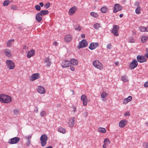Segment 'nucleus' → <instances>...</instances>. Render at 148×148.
I'll list each match as a JSON object with an SVG mask.
<instances>
[{
    "label": "nucleus",
    "mask_w": 148,
    "mask_h": 148,
    "mask_svg": "<svg viewBox=\"0 0 148 148\" xmlns=\"http://www.w3.org/2000/svg\"><path fill=\"white\" fill-rule=\"evenodd\" d=\"M112 45L111 44L109 43L108 44L107 46V47L108 49L110 50L112 48Z\"/></svg>",
    "instance_id": "obj_46"
},
{
    "label": "nucleus",
    "mask_w": 148,
    "mask_h": 148,
    "mask_svg": "<svg viewBox=\"0 0 148 148\" xmlns=\"http://www.w3.org/2000/svg\"><path fill=\"white\" fill-rule=\"evenodd\" d=\"M50 5V3H48L45 5L44 7L46 9H47L49 7Z\"/></svg>",
    "instance_id": "obj_44"
},
{
    "label": "nucleus",
    "mask_w": 148,
    "mask_h": 148,
    "mask_svg": "<svg viewBox=\"0 0 148 148\" xmlns=\"http://www.w3.org/2000/svg\"><path fill=\"white\" fill-rule=\"evenodd\" d=\"M85 35L84 34H82L81 35V37L83 38H85Z\"/></svg>",
    "instance_id": "obj_56"
},
{
    "label": "nucleus",
    "mask_w": 148,
    "mask_h": 148,
    "mask_svg": "<svg viewBox=\"0 0 148 148\" xmlns=\"http://www.w3.org/2000/svg\"><path fill=\"white\" fill-rule=\"evenodd\" d=\"M70 66V68L71 71H74L75 70V68L73 66H71V65H70V66Z\"/></svg>",
    "instance_id": "obj_49"
},
{
    "label": "nucleus",
    "mask_w": 148,
    "mask_h": 148,
    "mask_svg": "<svg viewBox=\"0 0 148 148\" xmlns=\"http://www.w3.org/2000/svg\"><path fill=\"white\" fill-rule=\"evenodd\" d=\"M37 90L39 93L41 94H44L45 92V89L42 86H38Z\"/></svg>",
    "instance_id": "obj_13"
},
{
    "label": "nucleus",
    "mask_w": 148,
    "mask_h": 148,
    "mask_svg": "<svg viewBox=\"0 0 148 148\" xmlns=\"http://www.w3.org/2000/svg\"><path fill=\"white\" fill-rule=\"evenodd\" d=\"M36 19L38 22H40L42 20V16L39 12L37 14L36 16Z\"/></svg>",
    "instance_id": "obj_15"
},
{
    "label": "nucleus",
    "mask_w": 148,
    "mask_h": 148,
    "mask_svg": "<svg viewBox=\"0 0 148 148\" xmlns=\"http://www.w3.org/2000/svg\"><path fill=\"white\" fill-rule=\"evenodd\" d=\"M145 147L146 148H148V143H147L146 144Z\"/></svg>",
    "instance_id": "obj_60"
},
{
    "label": "nucleus",
    "mask_w": 148,
    "mask_h": 148,
    "mask_svg": "<svg viewBox=\"0 0 148 148\" xmlns=\"http://www.w3.org/2000/svg\"><path fill=\"white\" fill-rule=\"evenodd\" d=\"M98 131L102 133H104L106 132V130L105 128L99 127L98 129Z\"/></svg>",
    "instance_id": "obj_29"
},
{
    "label": "nucleus",
    "mask_w": 148,
    "mask_h": 148,
    "mask_svg": "<svg viewBox=\"0 0 148 148\" xmlns=\"http://www.w3.org/2000/svg\"><path fill=\"white\" fill-rule=\"evenodd\" d=\"M35 54V51L34 50L32 49L29 51L27 54V57L28 58H30Z\"/></svg>",
    "instance_id": "obj_19"
},
{
    "label": "nucleus",
    "mask_w": 148,
    "mask_h": 148,
    "mask_svg": "<svg viewBox=\"0 0 148 148\" xmlns=\"http://www.w3.org/2000/svg\"><path fill=\"white\" fill-rule=\"evenodd\" d=\"M58 130L60 132L62 133L63 134H64L66 132V130L65 129L62 127H60L58 129Z\"/></svg>",
    "instance_id": "obj_32"
},
{
    "label": "nucleus",
    "mask_w": 148,
    "mask_h": 148,
    "mask_svg": "<svg viewBox=\"0 0 148 148\" xmlns=\"http://www.w3.org/2000/svg\"><path fill=\"white\" fill-rule=\"evenodd\" d=\"M14 41V39L9 40L7 42V46L9 47H10L12 42Z\"/></svg>",
    "instance_id": "obj_30"
},
{
    "label": "nucleus",
    "mask_w": 148,
    "mask_h": 148,
    "mask_svg": "<svg viewBox=\"0 0 148 148\" xmlns=\"http://www.w3.org/2000/svg\"><path fill=\"white\" fill-rule=\"evenodd\" d=\"M93 66L96 68L100 69H102V65L97 60L94 61L93 62Z\"/></svg>",
    "instance_id": "obj_7"
},
{
    "label": "nucleus",
    "mask_w": 148,
    "mask_h": 148,
    "mask_svg": "<svg viewBox=\"0 0 148 148\" xmlns=\"http://www.w3.org/2000/svg\"><path fill=\"white\" fill-rule=\"evenodd\" d=\"M147 38L148 36H144L142 37L141 39L142 42L143 43H146V41L148 40Z\"/></svg>",
    "instance_id": "obj_24"
},
{
    "label": "nucleus",
    "mask_w": 148,
    "mask_h": 148,
    "mask_svg": "<svg viewBox=\"0 0 148 148\" xmlns=\"http://www.w3.org/2000/svg\"><path fill=\"white\" fill-rule=\"evenodd\" d=\"M75 30H77L79 31H80L81 29V27L80 26L79 24H76L74 27Z\"/></svg>",
    "instance_id": "obj_28"
},
{
    "label": "nucleus",
    "mask_w": 148,
    "mask_h": 148,
    "mask_svg": "<svg viewBox=\"0 0 148 148\" xmlns=\"http://www.w3.org/2000/svg\"><path fill=\"white\" fill-rule=\"evenodd\" d=\"M101 27L100 24L99 23H96L94 25V27L96 29H98L99 27Z\"/></svg>",
    "instance_id": "obj_31"
},
{
    "label": "nucleus",
    "mask_w": 148,
    "mask_h": 148,
    "mask_svg": "<svg viewBox=\"0 0 148 148\" xmlns=\"http://www.w3.org/2000/svg\"><path fill=\"white\" fill-rule=\"evenodd\" d=\"M122 8V7L119 4H116L114 8L113 12L116 13L119 11L121 10Z\"/></svg>",
    "instance_id": "obj_10"
},
{
    "label": "nucleus",
    "mask_w": 148,
    "mask_h": 148,
    "mask_svg": "<svg viewBox=\"0 0 148 148\" xmlns=\"http://www.w3.org/2000/svg\"><path fill=\"white\" fill-rule=\"evenodd\" d=\"M27 142L26 143V145L27 146H29L30 144L31 141L30 140H29L27 139Z\"/></svg>",
    "instance_id": "obj_47"
},
{
    "label": "nucleus",
    "mask_w": 148,
    "mask_h": 148,
    "mask_svg": "<svg viewBox=\"0 0 148 148\" xmlns=\"http://www.w3.org/2000/svg\"><path fill=\"white\" fill-rule=\"evenodd\" d=\"M104 143L107 144L108 143H110V142L108 138H106L103 141Z\"/></svg>",
    "instance_id": "obj_39"
},
{
    "label": "nucleus",
    "mask_w": 148,
    "mask_h": 148,
    "mask_svg": "<svg viewBox=\"0 0 148 148\" xmlns=\"http://www.w3.org/2000/svg\"><path fill=\"white\" fill-rule=\"evenodd\" d=\"M39 4L40 5V6H41L42 7H43L44 6V4H43V3L42 2H40L39 3Z\"/></svg>",
    "instance_id": "obj_53"
},
{
    "label": "nucleus",
    "mask_w": 148,
    "mask_h": 148,
    "mask_svg": "<svg viewBox=\"0 0 148 148\" xmlns=\"http://www.w3.org/2000/svg\"><path fill=\"white\" fill-rule=\"evenodd\" d=\"M64 40L66 42H69L71 40V36L70 35H67L66 36Z\"/></svg>",
    "instance_id": "obj_22"
},
{
    "label": "nucleus",
    "mask_w": 148,
    "mask_h": 148,
    "mask_svg": "<svg viewBox=\"0 0 148 148\" xmlns=\"http://www.w3.org/2000/svg\"><path fill=\"white\" fill-rule=\"evenodd\" d=\"M132 97L131 96H129L128 97L125 99L123 101V103L126 104L132 100Z\"/></svg>",
    "instance_id": "obj_20"
},
{
    "label": "nucleus",
    "mask_w": 148,
    "mask_h": 148,
    "mask_svg": "<svg viewBox=\"0 0 148 148\" xmlns=\"http://www.w3.org/2000/svg\"><path fill=\"white\" fill-rule=\"evenodd\" d=\"M77 10V8L76 6H73L69 10V13L70 15H72Z\"/></svg>",
    "instance_id": "obj_16"
},
{
    "label": "nucleus",
    "mask_w": 148,
    "mask_h": 148,
    "mask_svg": "<svg viewBox=\"0 0 148 148\" xmlns=\"http://www.w3.org/2000/svg\"><path fill=\"white\" fill-rule=\"evenodd\" d=\"M13 112L15 115H17L18 113L19 110L18 109H15L14 110Z\"/></svg>",
    "instance_id": "obj_43"
},
{
    "label": "nucleus",
    "mask_w": 148,
    "mask_h": 148,
    "mask_svg": "<svg viewBox=\"0 0 148 148\" xmlns=\"http://www.w3.org/2000/svg\"><path fill=\"white\" fill-rule=\"evenodd\" d=\"M106 144H104L103 145V148H106Z\"/></svg>",
    "instance_id": "obj_57"
},
{
    "label": "nucleus",
    "mask_w": 148,
    "mask_h": 148,
    "mask_svg": "<svg viewBox=\"0 0 148 148\" xmlns=\"http://www.w3.org/2000/svg\"><path fill=\"white\" fill-rule=\"evenodd\" d=\"M145 32H148V27H145Z\"/></svg>",
    "instance_id": "obj_58"
},
{
    "label": "nucleus",
    "mask_w": 148,
    "mask_h": 148,
    "mask_svg": "<svg viewBox=\"0 0 148 148\" xmlns=\"http://www.w3.org/2000/svg\"><path fill=\"white\" fill-rule=\"evenodd\" d=\"M48 137L47 135L43 134L41 135L40 137V140H47Z\"/></svg>",
    "instance_id": "obj_23"
},
{
    "label": "nucleus",
    "mask_w": 148,
    "mask_h": 148,
    "mask_svg": "<svg viewBox=\"0 0 148 148\" xmlns=\"http://www.w3.org/2000/svg\"><path fill=\"white\" fill-rule=\"evenodd\" d=\"M35 110H36V112H38V108L37 107L35 108Z\"/></svg>",
    "instance_id": "obj_64"
},
{
    "label": "nucleus",
    "mask_w": 148,
    "mask_h": 148,
    "mask_svg": "<svg viewBox=\"0 0 148 148\" xmlns=\"http://www.w3.org/2000/svg\"><path fill=\"white\" fill-rule=\"evenodd\" d=\"M61 65L63 68H66L70 66V62L67 60L63 61Z\"/></svg>",
    "instance_id": "obj_12"
},
{
    "label": "nucleus",
    "mask_w": 148,
    "mask_h": 148,
    "mask_svg": "<svg viewBox=\"0 0 148 148\" xmlns=\"http://www.w3.org/2000/svg\"><path fill=\"white\" fill-rule=\"evenodd\" d=\"M12 100L11 97L8 95L3 94L0 95V101L4 103H8Z\"/></svg>",
    "instance_id": "obj_1"
},
{
    "label": "nucleus",
    "mask_w": 148,
    "mask_h": 148,
    "mask_svg": "<svg viewBox=\"0 0 148 148\" xmlns=\"http://www.w3.org/2000/svg\"><path fill=\"white\" fill-rule=\"evenodd\" d=\"M45 62L47 63V66H50L51 64V62L50 61L49 59V58H46L45 60Z\"/></svg>",
    "instance_id": "obj_26"
},
{
    "label": "nucleus",
    "mask_w": 148,
    "mask_h": 148,
    "mask_svg": "<svg viewBox=\"0 0 148 148\" xmlns=\"http://www.w3.org/2000/svg\"><path fill=\"white\" fill-rule=\"evenodd\" d=\"M40 140L41 141V146L42 147L45 146L46 145L47 140Z\"/></svg>",
    "instance_id": "obj_37"
},
{
    "label": "nucleus",
    "mask_w": 148,
    "mask_h": 148,
    "mask_svg": "<svg viewBox=\"0 0 148 148\" xmlns=\"http://www.w3.org/2000/svg\"><path fill=\"white\" fill-rule=\"evenodd\" d=\"M99 46V43L98 42H92L89 45V49L91 50H93Z\"/></svg>",
    "instance_id": "obj_11"
},
{
    "label": "nucleus",
    "mask_w": 148,
    "mask_h": 148,
    "mask_svg": "<svg viewBox=\"0 0 148 148\" xmlns=\"http://www.w3.org/2000/svg\"><path fill=\"white\" fill-rule=\"evenodd\" d=\"M135 5H136L137 7H138V6H140L139 5V3L138 2H136L135 3Z\"/></svg>",
    "instance_id": "obj_52"
},
{
    "label": "nucleus",
    "mask_w": 148,
    "mask_h": 148,
    "mask_svg": "<svg viewBox=\"0 0 148 148\" xmlns=\"http://www.w3.org/2000/svg\"><path fill=\"white\" fill-rule=\"evenodd\" d=\"M5 55L8 57L11 56L10 54V51L9 49H6L5 50Z\"/></svg>",
    "instance_id": "obj_25"
},
{
    "label": "nucleus",
    "mask_w": 148,
    "mask_h": 148,
    "mask_svg": "<svg viewBox=\"0 0 148 148\" xmlns=\"http://www.w3.org/2000/svg\"><path fill=\"white\" fill-rule=\"evenodd\" d=\"M81 100L83 101L84 106H86L87 104V97L84 95H83L81 97Z\"/></svg>",
    "instance_id": "obj_9"
},
{
    "label": "nucleus",
    "mask_w": 148,
    "mask_h": 148,
    "mask_svg": "<svg viewBox=\"0 0 148 148\" xmlns=\"http://www.w3.org/2000/svg\"><path fill=\"white\" fill-rule=\"evenodd\" d=\"M10 3V1L9 0H5L4 1L3 3V5L4 6L8 5Z\"/></svg>",
    "instance_id": "obj_36"
},
{
    "label": "nucleus",
    "mask_w": 148,
    "mask_h": 148,
    "mask_svg": "<svg viewBox=\"0 0 148 148\" xmlns=\"http://www.w3.org/2000/svg\"><path fill=\"white\" fill-rule=\"evenodd\" d=\"M46 114V112L45 111H42L40 113V115L41 116H44Z\"/></svg>",
    "instance_id": "obj_42"
},
{
    "label": "nucleus",
    "mask_w": 148,
    "mask_h": 148,
    "mask_svg": "<svg viewBox=\"0 0 148 148\" xmlns=\"http://www.w3.org/2000/svg\"><path fill=\"white\" fill-rule=\"evenodd\" d=\"M119 26L117 25H114L113 26V29L112 30L111 33L114 34V36H118L119 35V34L118 32L119 29Z\"/></svg>",
    "instance_id": "obj_2"
},
{
    "label": "nucleus",
    "mask_w": 148,
    "mask_h": 148,
    "mask_svg": "<svg viewBox=\"0 0 148 148\" xmlns=\"http://www.w3.org/2000/svg\"><path fill=\"white\" fill-rule=\"evenodd\" d=\"M140 29L141 32H145V27L141 26L140 27Z\"/></svg>",
    "instance_id": "obj_45"
},
{
    "label": "nucleus",
    "mask_w": 148,
    "mask_h": 148,
    "mask_svg": "<svg viewBox=\"0 0 148 148\" xmlns=\"http://www.w3.org/2000/svg\"><path fill=\"white\" fill-rule=\"evenodd\" d=\"M130 115V113L129 112H127L125 113V115L126 116H129Z\"/></svg>",
    "instance_id": "obj_51"
},
{
    "label": "nucleus",
    "mask_w": 148,
    "mask_h": 148,
    "mask_svg": "<svg viewBox=\"0 0 148 148\" xmlns=\"http://www.w3.org/2000/svg\"><path fill=\"white\" fill-rule=\"evenodd\" d=\"M126 123L127 121L125 120H123L119 122V125L120 127H123L125 126Z\"/></svg>",
    "instance_id": "obj_18"
},
{
    "label": "nucleus",
    "mask_w": 148,
    "mask_h": 148,
    "mask_svg": "<svg viewBox=\"0 0 148 148\" xmlns=\"http://www.w3.org/2000/svg\"><path fill=\"white\" fill-rule=\"evenodd\" d=\"M20 140V138L18 137H15L10 139L8 143L10 144H14L17 143Z\"/></svg>",
    "instance_id": "obj_5"
},
{
    "label": "nucleus",
    "mask_w": 148,
    "mask_h": 148,
    "mask_svg": "<svg viewBox=\"0 0 148 148\" xmlns=\"http://www.w3.org/2000/svg\"><path fill=\"white\" fill-rule=\"evenodd\" d=\"M115 65L116 66L118 65V64H119V62H115Z\"/></svg>",
    "instance_id": "obj_62"
},
{
    "label": "nucleus",
    "mask_w": 148,
    "mask_h": 148,
    "mask_svg": "<svg viewBox=\"0 0 148 148\" xmlns=\"http://www.w3.org/2000/svg\"><path fill=\"white\" fill-rule=\"evenodd\" d=\"M39 76V73H34L30 77V80L32 81H34V80L37 79L38 78V77Z\"/></svg>",
    "instance_id": "obj_14"
},
{
    "label": "nucleus",
    "mask_w": 148,
    "mask_h": 148,
    "mask_svg": "<svg viewBox=\"0 0 148 148\" xmlns=\"http://www.w3.org/2000/svg\"><path fill=\"white\" fill-rule=\"evenodd\" d=\"M144 86L145 88L148 87V82H145L144 84Z\"/></svg>",
    "instance_id": "obj_50"
},
{
    "label": "nucleus",
    "mask_w": 148,
    "mask_h": 148,
    "mask_svg": "<svg viewBox=\"0 0 148 148\" xmlns=\"http://www.w3.org/2000/svg\"><path fill=\"white\" fill-rule=\"evenodd\" d=\"M145 56L146 58H148V53H147V54H145Z\"/></svg>",
    "instance_id": "obj_59"
},
{
    "label": "nucleus",
    "mask_w": 148,
    "mask_h": 148,
    "mask_svg": "<svg viewBox=\"0 0 148 148\" xmlns=\"http://www.w3.org/2000/svg\"><path fill=\"white\" fill-rule=\"evenodd\" d=\"M138 65V62L136 60L134 59L130 64L129 67L131 69H133Z\"/></svg>",
    "instance_id": "obj_8"
},
{
    "label": "nucleus",
    "mask_w": 148,
    "mask_h": 148,
    "mask_svg": "<svg viewBox=\"0 0 148 148\" xmlns=\"http://www.w3.org/2000/svg\"><path fill=\"white\" fill-rule=\"evenodd\" d=\"M137 59L138 62L140 63H143L146 62L147 60L143 56L138 55L137 57Z\"/></svg>",
    "instance_id": "obj_6"
},
{
    "label": "nucleus",
    "mask_w": 148,
    "mask_h": 148,
    "mask_svg": "<svg viewBox=\"0 0 148 148\" xmlns=\"http://www.w3.org/2000/svg\"><path fill=\"white\" fill-rule=\"evenodd\" d=\"M70 65L72 64L73 65H76L78 64L77 60L74 58L71 59L70 60Z\"/></svg>",
    "instance_id": "obj_17"
},
{
    "label": "nucleus",
    "mask_w": 148,
    "mask_h": 148,
    "mask_svg": "<svg viewBox=\"0 0 148 148\" xmlns=\"http://www.w3.org/2000/svg\"><path fill=\"white\" fill-rule=\"evenodd\" d=\"M107 96V94L106 92H103L101 95V97L103 98H105Z\"/></svg>",
    "instance_id": "obj_38"
},
{
    "label": "nucleus",
    "mask_w": 148,
    "mask_h": 148,
    "mask_svg": "<svg viewBox=\"0 0 148 148\" xmlns=\"http://www.w3.org/2000/svg\"><path fill=\"white\" fill-rule=\"evenodd\" d=\"M46 148H53L51 146H49L46 147Z\"/></svg>",
    "instance_id": "obj_63"
},
{
    "label": "nucleus",
    "mask_w": 148,
    "mask_h": 148,
    "mask_svg": "<svg viewBox=\"0 0 148 148\" xmlns=\"http://www.w3.org/2000/svg\"><path fill=\"white\" fill-rule=\"evenodd\" d=\"M31 138H32V136L31 135H29L27 139L30 140V139H31Z\"/></svg>",
    "instance_id": "obj_54"
},
{
    "label": "nucleus",
    "mask_w": 148,
    "mask_h": 148,
    "mask_svg": "<svg viewBox=\"0 0 148 148\" xmlns=\"http://www.w3.org/2000/svg\"><path fill=\"white\" fill-rule=\"evenodd\" d=\"M140 6H138V7H137L136 8L135 10V12L136 14H139L140 13Z\"/></svg>",
    "instance_id": "obj_35"
},
{
    "label": "nucleus",
    "mask_w": 148,
    "mask_h": 148,
    "mask_svg": "<svg viewBox=\"0 0 148 148\" xmlns=\"http://www.w3.org/2000/svg\"><path fill=\"white\" fill-rule=\"evenodd\" d=\"M88 45V42L85 39H83L79 43V45L77 47L78 49L83 48L87 46Z\"/></svg>",
    "instance_id": "obj_4"
},
{
    "label": "nucleus",
    "mask_w": 148,
    "mask_h": 148,
    "mask_svg": "<svg viewBox=\"0 0 148 148\" xmlns=\"http://www.w3.org/2000/svg\"><path fill=\"white\" fill-rule=\"evenodd\" d=\"M90 15L92 16L95 18H97L98 16V14L94 12H92L90 13Z\"/></svg>",
    "instance_id": "obj_34"
},
{
    "label": "nucleus",
    "mask_w": 148,
    "mask_h": 148,
    "mask_svg": "<svg viewBox=\"0 0 148 148\" xmlns=\"http://www.w3.org/2000/svg\"><path fill=\"white\" fill-rule=\"evenodd\" d=\"M35 8L37 11H40L41 10L40 6L38 5H36L35 6Z\"/></svg>",
    "instance_id": "obj_40"
},
{
    "label": "nucleus",
    "mask_w": 148,
    "mask_h": 148,
    "mask_svg": "<svg viewBox=\"0 0 148 148\" xmlns=\"http://www.w3.org/2000/svg\"><path fill=\"white\" fill-rule=\"evenodd\" d=\"M11 8L13 10H16L17 9L15 5H12L11 6Z\"/></svg>",
    "instance_id": "obj_48"
},
{
    "label": "nucleus",
    "mask_w": 148,
    "mask_h": 148,
    "mask_svg": "<svg viewBox=\"0 0 148 148\" xmlns=\"http://www.w3.org/2000/svg\"><path fill=\"white\" fill-rule=\"evenodd\" d=\"M6 63L8 68L10 69H12L15 67L14 63L12 60H7L6 61Z\"/></svg>",
    "instance_id": "obj_3"
},
{
    "label": "nucleus",
    "mask_w": 148,
    "mask_h": 148,
    "mask_svg": "<svg viewBox=\"0 0 148 148\" xmlns=\"http://www.w3.org/2000/svg\"><path fill=\"white\" fill-rule=\"evenodd\" d=\"M101 12L103 13H105L107 11V9L105 7H102L101 9Z\"/></svg>",
    "instance_id": "obj_33"
},
{
    "label": "nucleus",
    "mask_w": 148,
    "mask_h": 148,
    "mask_svg": "<svg viewBox=\"0 0 148 148\" xmlns=\"http://www.w3.org/2000/svg\"><path fill=\"white\" fill-rule=\"evenodd\" d=\"M76 107H74L73 108V111L74 112H75L76 111Z\"/></svg>",
    "instance_id": "obj_55"
},
{
    "label": "nucleus",
    "mask_w": 148,
    "mask_h": 148,
    "mask_svg": "<svg viewBox=\"0 0 148 148\" xmlns=\"http://www.w3.org/2000/svg\"><path fill=\"white\" fill-rule=\"evenodd\" d=\"M39 13H40L41 15L42 16H44L47 14H48L49 13V12L47 10H42L40 11Z\"/></svg>",
    "instance_id": "obj_21"
},
{
    "label": "nucleus",
    "mask_w": 148,
    "mask_h": 148,
    "mask_svg": "<svg viewBox=\"0 0 148 148\" xmlns=\"http://www.w3.org/2000/svg\"><path fill=\"white\" fill-rule=\"evenodd\" d=\"M74 121H75V118L73 117V118L72 119V121H70V122L71 123V126L73 127V126L74 124Z\"/></svg>",
    "instance_id": "obj_41"
},
{
    "label": "nucleus",
    "mask_w": 148,
    "mask_h": 148,
    "mask_svg": "<svg viewBox=\"0 0 148 148\" xmlns=\"http://www.w3.org/2000/svg\"><path fill=\"white\" fill-rule=\"evenodd\" d=\"M123 16V14H121L119 15V16L120 18H122Z\"/></svg>",
    "instance_id": "obj_61"
},
{
    "label": "nucleus",
    "mask_w": 148,
    "mask_h": 148,
    "mask_svg": "<svg viewBox=\"0 0 148 148\" xmlns=\"http://www.w3.org/2000/svg\"><path fill=\"white\" fill-rule=\"evenodd\" d=\"M121 79L124 82H126L128 81L127 77L125 75L122 76L121 77Z\"/></svg>",
    "instance_id": "obj_27"
}]
</instances>
